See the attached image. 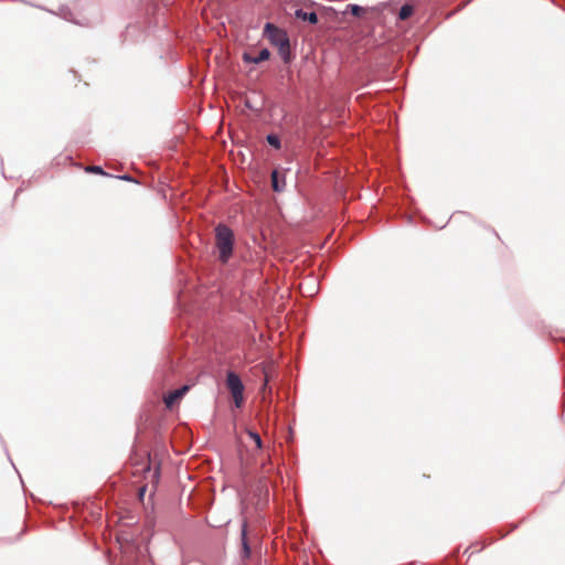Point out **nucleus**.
<instances>
[{"mask_svg":"<svg viewBox=\"0 0 565 565\" xmlns=\"http://www.w3.org/2000/svg\"><path fill=\"white\" fill-rule=\"evenodd\" d=\"M264 35L271 45L278 49V53L284 62L288 63L290 61V43L286 31L268 22L265 24Z\"/></svg>","mask_w":565,"mask_h":565,"instance_id":"obj_1","label":"nucleus"},{"mask_svg":"<svg viewBox=\"0 0 565 565\" xmlns=\"http://www.w3.org/2000/svg\"><path fill=\"white\" fill-rule=\"evenodd\" d=\"M234 234L226 225L220 224L215 228V245L222 263H227L233 253Z\"/></svg>","mask_w":565,"mask_h":565,"instance_id":"obj_2","label":"nucleus"},{"mask_svg":"<svg viewBox=\"0 0 565 565\" xmlns=\"http://www.w3.org/2000/svg\"><path fill=\"white\" fill-rule=\"evenodd\" d=\"M226 387L232 394L235 406L237 408L242 407L244 403V385L239 376L233 371L227 372Z\"/></svg>","mask_w":565,"mask_h":565,"instance_id":"obj_3","label":"nucleus"},{"mask_svg":"<svg viewBox=\"0 0 565 565\" xmlns=\"http://www.w3.org/2000/svg\"><path fill=\"white\" fill-rule=\"evenodd\" d=\"M190 390V386L189 385H184L182 386L181 388L179 390H175L173 392H170L166 397H164V404L168 408H172V406L179 401L181 399L184 394Z\"/></svg>","mask_w":565,"mask_h":565,"instance_id":"obj_4","label":"nucleus"},{"mask_svg":"<svg viewBox=\"0 0 565 565\" xmlns=\"http://www.w3.org/2000/svg\"><path fill=\"white\" fill-rule=\"evenodd\" d=\"M270 56V52L267 49H263L257 56H253L248 53L243 55L244 61L248 63L258 64L260 62L267 61Z\"/></svg>","mask_w":565,"mask_h":565,"instance_id":"obj_5","label":"nucleus"},{"mask_svg":"<svg viewBox=\"0 0 565 565\" xmlns=\"http://www.w3.org/2000/svg\"><path fill=\"white\" fill-rule=\"evenodd\" d=\"M271 188L275 192H281L285 189V180L280 181V174L278 170L271 172Z\"/></svg>","mask_w":565,"mask_h":565,"instance_id":"obj_6","label":"nucleus"},{"mask_svg":"<svg viewBox=\"0 0 565 565\" xmlns=\"http://www.w3.org/2000/svg\"><path fill=\"white\" fill-rule=\"evenodd\" d=\"M296 18L301 19L303 21H308L311 24L318 23V17L315 12H305L302 9H298L295 12Z\"/></svg>","mask_w":565,"mask_h":565,"instance_id":"obj_7","label":"nucleus"},{"mask_svg":"<svg viewBox=\"0 0 565 565\" xmlns=\"http://www.w3.org/2000/svg\"><path fill=\"white\" fill-rule=\"evenodd\" d=\"M246 534H247V524L244 523L243 527H242V545H243L244 557L247 558L250 555V548H249V545L247 542Z\"/></svg>","mask_w":565,"mask_h":565,"instance_id":"obj_8","label":"nucleus"},{"mask_svg":"<svg viewBox=\"0 0 565 565\" xmlns=\"http://www.w3.org/2000/svg\"><path fill=\"white\" fill-rule=\"evenodd\" d=\"M347 11H350L354 17H361L366 10L358 4H348Z\"/></svg>","mask_w":565,"mask_h":565,"instance_id":"obj_9","label":"nucleus"},{"mask_svg":"<svg viewBox=\"0 0 565 565\" xmlns=\"http://www.w3.org/2000/svg\"><path fill=\"white\" fill-rule=\"evenodd\" d=\"M413 14V7L405 4L401 8L398 17L401 20H406Z\"/></svg>","mask_w":565,"mask_h":565,"instance_id":"obj_10","label":"nucleus"},{"mask_svg":"<svg viewBox=\"0 0 565 565\" xmlns=\"http://www.w3.org/2000/svg\"><path fill=\"white\" fill-rule=\"evenodd\" d=\"M267 141L270 146L275 147L276 149H279L280 148V140L278 138V136L276 135H268L267 136Z\"/></svg>","mask_w":565,"mask_h":565,"instance_id":"obj_11","label":"nucleus"},{"mask_svg":"<svg viewBox=\"0 0 565 565\" xmlns=\"http://www.w3.org/2000/svg\"><path fill=\"white\" fill-rule=\"evenodd\" d=\"M86 171L90 172V173H97V174H102V175H107V173L102 169V167H98V166H88L86 168Z\"/></svg>","mask_w":565,"mask_h":565,"instance_id":"obj_12","label":"nucleus"},{"mask_svg":"<svg viewBox=\"0 0 565 565\" xmlns=\"http://www.w3.org/2000/svg\"><path fill=\"white\" fill-rule=\"evenodd\" d=\"M249 437L255 441L258 448L262 447V438L257 433L248 431Z\"/></svg>","mask_w":565,"mask_h":565,"instance_id":"obj_13","label":"nucleus"},{"mask_svg":"<svg viewBox=\"0 0 565 565\" xmlns=\"http://www.w3.org/2000/svg\"><path fill=\"white\" fill-rule=\"evenodd\" d=\"M145 491H146V488H141L140 491H139V498L142 499L143 494H145Z\"/></svg>","mask_w":565,"mask_h":565,"instance_id":"obj_14","label":"nucleus"}]
</instances>
